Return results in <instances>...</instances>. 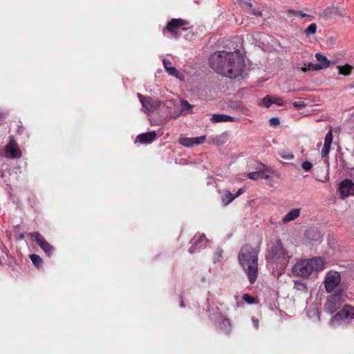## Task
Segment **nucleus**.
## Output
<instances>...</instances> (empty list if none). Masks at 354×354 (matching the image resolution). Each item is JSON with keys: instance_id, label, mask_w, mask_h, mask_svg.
Segmentation results:
<instances>
[{"instance_id": "nucleus-1", "label": "nucleus", "mask_w": 354, "mask_h": 354, "mask_svg": "<svg viewBox=\"0 0 354 354\" xmlns=\"http://www.w3.org/2000/svg\"><path fill=\"white\" fill-rule=\"evenodd\" d=\"M209 64L217 73L230 78L241 75L245 66L239 50L214 52L209 57Z\"/></svg>"}, {"instance_id": "nucleus-2", "label": "nucleus", "mask_w": 354, "mask_h": 354, "mask_svg": "<svg viewBox=\"0 0 354 354\" xmlns=\"http://www.w3.org/2000/svg\"><path fill=\"white\" fill-rule=\"evenodd\" d=\"M239 261L250 283L253 284L259 274L257 250L250 245L243 246L239 254Z\"/></svg>"}, {"instance_id": "nucleus-3", "label": "nucleus", "mask_w": 354, "mask_h": 354, "mask_svg": "<svg viewBox=\"0 0 354 354\" xmlns=\"http://www.w3.org/2000/svg\"><path fill=\"white\" fill-rule=\"evenodd\" d=\"M324 261L321 257L301 260L292 268L293 274L297 277L308 278L313 272H319L324 269Z\"/></svg>"}, {"instance_id": "nucleus-4", "label": "nucleus", "mask_w": 354, "mask_h": 354, "mask_svg": "<svg viewBox=\"0 0 354 354\" xmlns=\"http://www.w3.org/2000/svg\"><path fill=\"white\" fill-rule=\"evenodd\" d=\"M267 261L270 263H277L281 266H286L288 263L289 256L280 241H277L272 247L267 257Z\"/></svg>"}, {"instance_id": "nucleus-5", "label": "nucleus", "mask_w": 354, "mask_h": 354, "mask_svg": "<svg viewBox=\"0 0 354 354\" xmlns=\"http://www.w3.org/2000/svg\"><path fill=\"white\" fill-rule=\"evenodd\" d=\"M341 276L339 272L335 271H329L326 273L324 279L325 288L327 292H332L334 289L339 284Z\"/></svg>"}, {"instance_id": "nucleus-6", "label": "nucleus", "mask_w": 354, "mask_h": 354, "mask_svg": "<svg viewBox=\"0 0 354 354\" xmlns=\"http://www.w3.org/2000/svg\"><path fill=\"white\" fill-rule=\"evenodd\" d=\"M138 97L142 104L144 112L149 114L155 111L160 106V102L153 100L151 97H145L142 94L138 93Z\"/></svg>"}, {"instance_id": "nucleus-7", "label": "nucleus", "mask_w": 354, "mask_h": 354, "mask_svg": "<svg viewBox=\"0 0 354 354\" xmlns=\"http://www.w3.org/2000/svg\"><path fill=\"white\" fill-rule=\"evenodd\" d=\"M28 236L32 237L34 241L39 245L41 249L48 255L50 256L54 250L53 247L38 232H30Z\"/></svg>"}, {"instance_id": "nucleus-8", "label": "nucleus", "mask_w": 354, "mask_h": 354, "mask_svg": "<svg viewBox=\"0 0 354 354\" xmlns=\"http://www.w3.org/2000/svg\"><path fill=\"white\" fill-rule=\"evenodd\" d=\"M342 303V295L341 294H334L330 296L324 305V309L326 312L333 314L339 308Z\"/></svg>"}, {"instance_id": "nucleus-9", "label": "nucleus", "mask_w": 354, "mask_h": 354, "mask_svg": "<svg viewBox=\"0 0 354 354\" xmlns=\"http://www.w3.org/2000/svg\"><path fill=\"white\" fill-rule=\"evenodd\" d=\"M5 156L11 158H19L21 157V151L13 136L9 137V142L5 147Z\"/></svg>"}, {"instance_id": "nucleus-10", "label": "nucleus", "mask_w": 354, "mask_h": 354, "mask_svg": "<svg viewBox=\"0 0 354 354\" xmlns=\"http://www.w3.org/2000/svg\"><path fill=\"white\" fill-rule=\"evenodd\" d=\"M339 191L344 198L349 195H354V184L351 180L346 179L340 183Z\"/></svg>"}, {"instance_id": "nucleus-11", "label": "nucleus", "mask_w": 354, "mask_h": 354, "mask_svg": "<svg viewBox=\"0 0 354 354\" xmlns=\"http://www.w3.org/2000/svg\"><path fill=\"white\" fill-rule=\"evenodd\" d=\"M336 320L351 319L354 318V308L346 305L337 312L333 317Z\"/></svg>"}, {"instance_id": "nucleus-12", "label": "nucleus", "mask_w": 354, "mask_h": 354, "mask_svg": "<svg viewBox=\"0 0 354 354\" xmlns=\"http://www.w3.org/2000/svg\"><path fill=\"white\" fill-rule=\"evenodd\" d=\"M346 13L344 10L335 6H330L326 8L322 13L323 17L326 19L332 18L335 16L344 17Z\"/></svg>"}, {"instance_id": "nucleus-13", "label": "nucleus", "mask_w": 354, "mask_h": 354, "mask_svg": "<svg viewBox=\"0 0 354 354\" xmlns=\"http://www.w3.org/2000/svg\"><path fill=\"white\" fill-rule=\"evenodd\" d=\"M205 140V136H200L196 138H182L179 140V143L183 146L189 147L194 145L202 144Z\"/></svg>"}, {"instance_id": "nucleus-14", "label": "nucleus", "mask_w": 354, "mask_h": 354, "mask_svg": "<svg viewBox=\"0 0 354 354\" xmlns=\"http://www.w3.org/2000/svg\"><path fill=\"white\" fill-rule=\"evenodd\" d=\"M187 22L181 19H172L167 25L166 29L174 37H177L175 30L182 26L186 25Z\"/></svg>"}, {"instance_id": "nucleus-15", "label": "nucleus", "mask_w": 354, "mask_h": 354, "mask_svg": "<svg viewBox=\"0 0 354 354\" xmlns=\"http://www.w3.org/2000/svg\"><path fill=\"white\" fill-rule=\"evenodd\" d=\"M156 138V131H150L145 133H142L138 135L136 138V142H139L140 144H149L153 142Z\"/></svg>"}, {"instance_id": "nucleus-16", "label": "nucleus", "mask_w": 354, "mask_h": 354, "mask_svg": "<svg viewBox=\"0 0 354 354\" xmlns=\"http://www.w3.org/2000/svg\"><path fill=\"white\" fill-rule=\"evenodd\" d=\"M332 141H333V133H332L331 131H329L325 136L324 147L321 151V156L322 158H326L328 156V154L330 151Z\"/></svg>"}, {"instance_id": "nucleus-17", "label": "nucleus", "mask_w": 354, "mask_h": 354, "mask_svg": "<svg viewBox=\"0 0 354 354\" xmlns=\"http://www.w3.org/2000/svg\"><path fill=\"white\" fill-rule=\"evenodd\" d=\"M210 120L213 123H218L223 122H235L236 119L225 114H214L211 117Z\"/></svg>"}, {"instance_id": "nucleus-18", "label": "nucleus", "mask_w": 354, "mask_h": 354, "mask_svg": "<svg viewBox=\"0 0 354 354\" xmlns=\"http://www.w3.org/2000/svg\"><path fill=\"white\" fill-rule=\"evenodd\" d=\"M162 62H163L164 67H165L166 71L170 75L174 76L178 79H181L180 74L179 71L174 66H167V64H171L169 60L164 59Z\"/></svg>"}, {"instance_id": "nucleus-19", "label": "nucleus", "mask_w": 354, "mask_h": 354, "mask_svg": "<svg viewBox=\"0 0 354 354\" xmlns=\"http://www.w3.org/2000/svg\"><path fill=\"white\" fill-rule=\"evenodd\" d=\"M299 209H292L283 216L282 221L284 223L294 221L299 217Z\"/></svg>"}, {"instance_id": "nucleus-20", "label": "nucleus", "mask_w": 354, "mask_h": 354, "mask_svg": "<svg viewBox=\"0 0 354 354\" xmlns=\"http://www.w3.org/2000/svg\"><path fill=\"white\" fill-rule=\"evenodd\" d=\"M235 196L229 192L228 190H224L221 192V200L224 204V205H227L230 203L234 199Z\"/></svg>"}, {"instance_id": "nucleus-21", "label": "nucleus", "mask_w": 354, "mask_h": 354, "mask_svg": "<svg viewBox=\"0 0 354 354\" xmlns=\"http://www.w3.org/2000/svg\"><path fill=\"white\" fill-rule=\"evenodd\" d=\"M315 57L317 60L319 62L318 65L322 66V69L327 68L330 66V61L328 60L327 57L325 55H323L320 53H316Z\"/></svg>"}, {"instance_id": "nucleus-22", "label": "nucleus", "mask_w": 354, "mask_h": 354, "mask_svg": "<svg viewBox=\"0 0 354 354\" xmlns=\"http://www.w3.org/2000/svg\"><path fill=\"white\" fill-rule=\"evenodd\" d=\"M220 328L226 333H229L232 328L230 321L228 319L223 318V321L221 322Z\"/></svg>"}, {"instance_id": "nucleus-23", "label": "nucleus", "mask_w": 354, "mask_h": 354, "mask_svg": "<svg viewBox=\"0 0 354 354\" xmlns=\"http://www.w3.org/2000/svg\"><path fill=\"white\" fill-rule=\"evenodd\" d=\"M322 69V66L318 65V64L308 63L306 67L305 65L304 67L301 68V71L303 72H307L308 71H319Z\"/></svg>"}, {"instance_id": "nucleus-24", "label": "nucleus", "mask_w": 354, "mask_h": 354, "mask_svg": "<svg viewBox=\"0 0 354 354\" xmlns=\"http://www.w3.org/2000/svg\"><path fill=\"white\" fill-rule=\"evenodd\" d=\"M337 68H338L339 73L341 74V75H350L351 73V70H352L351 66H350L348 64L344 65V66H338Z\"/></svg>"}, {"instance_id": "nucleus-25", "label": "nucleus", "mask_w": 354, "mask_h": 354, "mask_svg": "<svg viewBox=\"0 0 354 354\" xmlns=\"http://www.w3.org/2000/svg\"><path fill=\"white\" fill-rule=\"evenodd\" d=\"M317 30V25L315 23L311 24L306 29L304 30V34L308 37L309 35H314Z\"/></svg>"}, {"instance_id": "nucleus-26", "label": "nucleus", "mask_w": 354, "mask_h": 354, "mask_svg": "<svg viewBox=\"0 0 354 354\" xmlns=\"http://www.w3.org/2000/svg\"><path fill=\"white\" fill-rule=\"evenodd\" d=\"M32 263L37 267L39 268L42 263V259L37 254H32L30 256Z\"/></svg>"}, {"instance_id": "nucleus-27", "label": "nucleus", "mask_w": 354, "mask_h": 354, "mask_svg": "<svg viewBox=\"0 0 354 354\" xmlns=\"http://www.w3.org/2000/svg\"><path fill=\"white\" fill-rule=\"evenodd\" d=\"M271 104H272V95H267L264 97L259 103L260 106H263L266 108H268Z\"/></svg>"}, {"instance_id": "nucleus-28", "label": "nucleus", "mask_w": 354, "mask_h": 354, "mask_svg": "<svg viewBox=\"0 0 354 354\" xmlns=\"http://www.w3.org/2000/svg\"><path fill=\"white\" fill-rule=\"evenodd\" d=\"M294 288L297 290L303 292H307L308 288L306 287V285L304 283H301L299 281H295L294 284Z\"/></svg>"}, {"instance_id": "nucleus-29", "label": "nucleus", "mask_w": 354, "mask_h": 354, "mask_svg": "<svg viewBox=\"0 0 354 354\" xmlns=\"http://www.w3.org/2000/svg\"><path fill=\"white\" fill-rule=\"evenodd\" d=\"M181 106H182V111L185 113H191V109L192 108V105L188 103L186 100H182L181 101Z\"/></svg>"}, {"instance_id": "nucleus-30", "label": "nucleus", "mask_w": 354, "mask_h": 354, "mask_svg": "<svg viewBox=\"0 0 354 354\" xmlns=\"http://www.w3.org/2000/svg\"><path fill=\"white\" fill-rule=\"evenodd\" d=\"M247 176L254 180H257L261 178V168L259 171H254L248 174Z\"/></svg>"}, {"instance_id": "nucleus-31", "label": "nucleus", "mask_w": 354, "mask_h": 354, "mask_svg": "<svg viewBox=\"0 0 354 354\" xmlns=\"http://www.w3.org/2000/svg\"><path fill=\"white\" fill-rule=\"evenodd\" d=\"M288 13L289 15H294V16H295L297 17H299V18H304V17H306L308 16V15L306 13H304L302 11H297V10H295L292 9H289L288 10Z\"/></svg>"}, {"instance_id": "nucleus-32", "label": "nucleus", "mask_w": 354, "mask_h": 354, "mask_svg": "<svg viewBox=\"0 0 354 354\" xmlns=\"http://www.w3.org/2000/svg\"><path fill=\"white\" fill-rule=\"evenodd\" d=\"M271 169L267 167L266 165H261V178L264 179H270V176L268 174H266L265 172H270Z\"/></svg>"}, {"instance_id": "nucleus-33", "label": "nucleus", "mask_w": 354, "mask_h": 354, "mask_svg": "<svg viewBox=\"0 0 354 354\" xmlns=\"http://www.w3.org/2000/svg\"><path fill=\"white\" fill-rule=\"evenodd\" d=\"M243 299L249 304L255 303V298L251 297L250 295L245 293L243 295Z\"/></svg>"}, {"instance_id": "nucleus-34", "label": "nucleus", "mask_w": 354, "mask_h": 354, "mask_svg": "<svg viewBox=\"0 0 354 354\" xmlns=\"http://www.w3.org/2000/svg\"><path fill=\"white\" fill-rule=\"evenodd\" d=\"M306 234L308 237H310L311 235L314 236L315 240L317 241H320V238H321L320 234L314 230H308L306 232Z\"/></svg>"}, {"instance_id": "nucleus-35", "label": "nucleus", "mask_w": 354, "mask_h": 354, "mask_svg": "<svg viewBox=\"0 0 354 354\" xmlns=\"http://www.w3.org/2000/svg\"><path fill=\"white\" fill-rule=\"evenodd\" d=\"M272 104H277L278 106H283L284 104V102H283L282 98H281L279 97L272 95Z\"/></svg>"}, {"instance_id": "nucleus-36", "label": "nucleus", "mask_w": 354, "mask_h": 354, "mask_svg": "<svg viewBox=\"0 0 354 354\" xmlns=\"http://www.w3.org/2000/svg\"><path fill=\"white\" fill-rule=\"evenodd\" d=\"M280 156L281 158L286 160H292L294 157L292 153H286L284 151L280 153Z\"/></svg>"}, {"instance_id": "nucleus-37", "label": "nucleus", "mask_w": 354, "mask_h": 354, "mask_svg": "<svg viewBox=\"0 0 354 354\" xmlns=\"http://www.w3.org/2000/svg\"><path fill=\"white\" fill-rule=\"evenodd\" d=\"M293 106L297 109H300L301 108H304L306 106L304 102L303 101H299V102H293Z\"/></svg>"}, {"instance_id": "nucleus-38", "label": "nucleus", "mask_w": 354, "mask_h": 354, "mask_svg": "<svg viewBox=\"0 0 354 354\" xmlns=\"http://www.w3.org/2000/svg\"><path fill=\"white\" fill-rule=\"evenodd\" d=\"M301 167L304 170L308 171L312 168L313 165H312L311 162H310L308 161H305L302 163Z\"/></svg>"}, {"instance_id": "nucleus-39", "label": "nucleus", "mask_w": 354, "mask_h": 354, "mask_svg": "<svg viewBox=\"0 0 354 354\" xmlns=\"http://www.w3.org/2000/svg\"><path fill=\"white\" fill-rule=\"evenodd\" d=\"M270 124L271 126L277 127L279 124V119L277 117H274L270 119Z\"/></svg>"}, {"instance_id": "nucleus-40", "label": "nucleus", "mask_w": 354, "mask_h": 354, "mask_svg": "<svg viewBox=\"0 0 354 354\" xmlns=\"http://www.w3.org/2000/svg\"><path fill=\"white\" fill-rule=\"evenodd\" d=\"M251 12H252V14L255 15V16H257V17H261L262 16V12L260 10H255V9H252Z\"/></svg>"}, {"instance_id": "nucleus-41", "label": "nucleus", "mask_w": 354, "mask_h": 354, "mask_svg": "<svg viewBox=\"0 0 354 354\" xmlns=\"http://www.w3.org/2000/svg\"><path fill=\"white\" fill-rule=\"evenodd\" d=\"M252 322L254 326V327L256 328H259V319L257 318H255V317H252Z\"/></svg>"}, {"instance_id": "nucleus-42", "label": "nucleus", "mask_w": 354, "mask_h": 354, "mask_svg": "<svg viewBox=\"0 0 354 354\" xmlns=\"http://www.w3.org/2000/svg\"><path fill=\"white\" fill-rule=\"evenodd\" d=\"M24 238V234L21 233L17 236V240H22Z\"/></svg>"}, {"instance_id": "nucleus-43", "label": "nucleus", "mask_w": 354, "mask_h": 354, "mask_svg": "<svg viewBox=\"0 0 354 354\" xmlns=\"http://www.w3.org/2000/svg\"><path fill=\"white\" fill-rule=\"evenodd\" d=\"M203 240H206V238L204 234L201 235V237H200V239L198 241H197L195 244H196L199 241H202Z\"/></svg>"}, {"instance_id": "nucleus-44", "label": "nucleus", "mask_w": 354, "mask_h": 354, "mask_svg": "<svg viewBox=\"0 0 354 354\" xmlns=\"http://www.w3.org/2000/svg\"><path fill=\"white\" fill-rule=\"evenodd\" d=\"M241 193H242V189H239L237 191L236 194L235 195H234V196H235V198H236V197L239 196Z\"/></svg>"}, {"instance_id": "nucleus-45", "label": "nucleus", "mask_w": 354, "mask_h": 354, "mask_svg": "<svg viewBox=\"0 0 354 354\" xmlns=\"http://www.w3.org/2000/svg\"><path fill=\"white\" fill-rule=\"evenodd\" d=\"M246 5L248 6V8L250 9H251V10L252 9V3L250 2L246 3Z\"/></svg>"}, {"instance_id": "nucleus-46", "label": "nucleus", "mask_w": 354, "mask_h": 354, "mask_svg": "<svg viewBox=\"0 0 354 354\" xmlns=\"http://www.w3.org/2000/svg\"><path fill=\"white\" fill-rule=\"evenodd\" d=\"M180 307H184V306H185L184 302H183V299H180Z\"/></svg>"}, {"instance_id": "nucleus-47", "label": "nucleus", "mask_w": 354, "mask_h": 354, "mask_svg": "<svg viewBox=\"0 0 354 354\" xmlns=\"http://www.w3.org/2000/svg\"><path fill=\"white\" fill-rule=\"evenodd\" d=\"M3 114L0 113V120L3 118Z\"/></svg>"}]
</instances>
